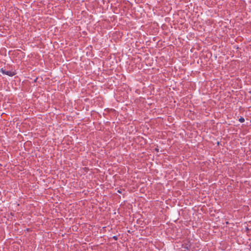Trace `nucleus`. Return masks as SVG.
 <instances>
[{
    "label": "nucleus",
    "instance_id": "nucleus-3",
    "mask_svg": "<svg viewBox=\"0 0 251 251\" xmlns=\"http://www.w3.org/2000/svg\"><path fill=\"white\" fill-rule=\"evenodd\" d=\"M113 239H114L115 240H118V237L117 236H113Z\"/></svg>",
    "mask_w": 251,
    "mask_h": 251
},
{
    "label": "nucleus",
    "instance_id": "nucleus-4",
    "mask_svg": "<svg viewBox=\"0 0 251 251\" xmlns=\"http://www.w3.org/2000/svg\"><path fill=\"white\" fill-rule=\"evenodd\" d=\"M118 192L120 193H121V191H119V190L118 191Z\"/></svg>",
    "mask_w": 251,
    "mask_h": 251
},
{
    "label": "nucleus",
    "instance_id": "nucleus-1",
    "mask_svg": "<svg viewBox=\"0 0 251 251\" xmlns=\"http://www.w3.org/2000/svg\"><path fill=\"white\" fill-rule=\"evenodd\" d=\"M0 72L3 74L9 75L10 76H12L16 74L14 72H12L11 71H6L5 70L3 69V68L1 69Z\"/></svg>",
    "mask_w": 251,
    "mask_h": 251
},
{
    "label": "nucleus",
    "instance_id": "nucleus-2",
    "mask_svg": "<svg viewBox=\"0 0 251 251\" xmlns=\"http://www.w3.org/2000/svg\"><path fill=\"white\" fill-rule=\"evenodd\" d=\"M239 121L240 122V123H243L244 121H245V119L243 117H241L239 119Z\"/></svg>",
    "mask_w": 251,
    "mask_h": 251
}]
</instances>
